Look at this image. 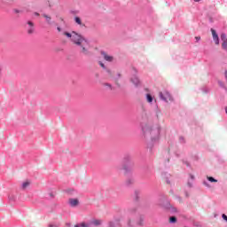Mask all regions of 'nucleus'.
<instances>
[{
  "mask_svg": "<svg viewBox=\"0 0 227 227\" xmlns=\"http://www.w3.org/2000/svg\"><path fill=\"white\" fill-rule=\"evenodd\" d=\"M103 86H106L107 88H109V90H113V85H111L110 83H103Z\"/></svg>",
  "mask_w": 227,
  "mask_h": 227,
  "instance_id": "f3484780",
  "label": "nucleus"
},
{
  "mask_svg": "<svg viewBox=\"0 0 227 227\" xmlns=\"http://www.w3.org/2000/svg\"><path fill=\"white\" fill-rule=\"evenodd\" d=\"M146 100L147 102H149V104H152V102H153V98L151 94H146Z\"/></svg>",
  "mask_w": 227,
  "mask_h": 227,
  "instance_id": "1a4fd4ad",
  "label": "nucleus"
},
{
  "mask_svg": "<svg viewBox=\"0 0 227 227\" xmlns=\"http://www.w3.org/2000/svg\"><path fill=\"white\" fill-rule=\"evenodd\" d=\"M165 182H166L167 184H170V182H169V180H168V178H165Z\"/></svg>",
  "mask_w": 227,
  "mask_h": 227,
  "instance_id": "bb28decb",
  "label": "nucleus"
},
{
  "mask_svg": "<svg viewBox=\"0 0 227 227\" xmlns=\"http://www.w3.org/2000/svg\"><path fill=\"white\" fill-rule=\"evenodd\" d=\"M57 29H58L59 33H61V27H58Z\"/></svg>",
  "mask_w": 227,
  "mask_h": 227,
  "instance_id": "a878e982",
  "label": "nucleus"
},
{
  "mask_svg": "<svg viewBox=\"0 0 227 227\" xmlns=\"http://www.w3.org/2000/svg\"><path fill=\"white\" fill-rule=\"evenodd\" d=\"M129 226H134V224L130 223V221L129 222Z\"/></svg>",
  "mask_w": 227,
  "mask_h": 227,
  "instance_id": "7c9ffc66",
  "label": "nucleus"
},
{
  "mask_svg": "<svg viewBox=\"0 0 227 227\" xmlns=\"http://www.w3.org/2000/svg\"><path fill=\"white\" fill-rule=\"evenodd\" d=\"M196 38V40H201V37H195Z\"/></svg>",
  "mask_w": 227,
  "mask_h": 227,
  "instance_id": "c85d7f7f",
  "label": "nucleus"
},
{
  "mask_svg": "<svg viewBox=\"0 0 227 227\" xmlns=\"http://www.w3.org/2000/svg\"><path fill=\"white\" fill-rule=\"evenodd\" d=\"M207 180H208L209 182H217V180L215 179V178L212 177V176H208V177H207Z\"/></svg>",
  "mask_w": 227,
  "mask_h": 227,
  "instance_id": "a211bd4d",
  "label": "nucleus"
},
{
  "mask_svg": "<svg viewBox=\"0 0 227 227\" xmlns=\"http://www.w3.org/2000/svg\"><path fill=\"white\" fill-rule=\"evenodd\" d=\"M158 205L160 207H164V202L162 200H159Z\"/></svg>",
  "mask_w": 227,
  "mask_h": 227,
  "instance_id": "6ab92c4d",
  "label": "nucleus"
},
{
  "mask_svg": "<svg viewBox=\"0 0 227 227\" xmlns=\"http://www.w3.org/2000/svg\"><path fill=\"white\" fill-rule=\"evenodd\" d=\"M144 136H150L152 141L159 139V129L152 128V126L145 124L142 127Z\"/></svg>",
  "mask_w": 227,
  "mask_h": 227,
  "instance_id": "f03ea898",
  "label": "nucleus"
},
{
  "mask_svg": "<svg viewBox=\"0 0 227 227\" xmlns=\"http://www.w3.org/2000/svg\"><path fill=\"white\" fill-rule=\"evenodd\" d=\"M211 33L215 45H219V35H217V32H215L214 28H211Z\"/></svg>",
  "mask_w": 227,
  "mask_h": 227,
  "instance_id": "20e7f679",
  "label": "nucleus"
},
{
  "mask_svg": "<svg viewBox=\"0 0 227 227\" xmlns=\"http://www.w3.org/2000/svg\"><path fill=\"white\" fill-rule=\"evenodd\" d=\"M168 223L174 224L175 223H176V218L175 216H170L168 219Z\"/></svg>",
  "mask_w": 227,
  "mask_h": 227,
  "instance_id": "f8f14e48",
  "label": "nucleus"
},
{
  "mask_svg": "<svg viewBox=\"0 0 227 227\" xmlns=\"http://www.w3.org/2000/svg\"><path fill=\"white\" fill-rule=\"evenodd\" d=\"M34 31H35V29L33 27L28 29V35H33Z\"/></svg>",
  "mask_w": 227,
  "mask_h": 227,
  "instance_id": "aec40b11",
  "label": "nucleus"
},
{
  "mask_svg": "<svg viewBox=\"0 0 227 227\" xmlns=\"http://www.w3.org/2000/svg\"><path fill=\"white\" fill-rule=\"evenodd\" d=\"M159 95L161 100H164L165 102H173V97H171V94L168 90H163L162 92H160Z\"/></svg>",
  "mask_w": 227,
  "mask_h": 227,
  "instance_id": "7ed1b4c3",
  "label": "nucleus"
},
{
  "mask_svg": "<svg viewBox=\"0 0 227 227\" xmlns=\"http://www.w3.org/2000/svg\"><path fill=\"white\" fill-rule=\"evenodd\" d=\"M69 205L71 207H77V205H79V200H77V199H69Z\"/></svg>",
  "mask_w": 227,
  "mask_h": 227,
  "instance_id": "6e6552de",
  "label": "nucleus"
},
{
  "mask_svg": "<svg viewBox=\"0 0 227 227\" xmlns=\"http://www.w3.org/2000/svg\"><path fill=\"white\" fill-rule=\"evenodd\" d=\"M124 171H130V168H127V166L123 167Z\"/></svg>",
  "mask_w": 227,
  "mask_h": 227,
  "instance_id": "5701e85b",
  "label": "nucleus"
},
{
  "mask_svg": "<svg viewBox=\"0 0 227 227\" xmlns=\"http://www.w3.org/2000/svg\"><path fill=\"white\" fill-rule=\"evenodd\" d=\"M221 40H222V48L224 51H227V37H226V34H222L221 35Z\"/></svg>",
  "mask_w": 227,
  "mask_h": 227,
  "instance_id": "39448f33",
  "label": "nucleus"
},
{
  "mask_svg": "<svg viewBox=\"0 0 227 227\" xmlns=\"http://www.w3.org/2000/svg\"><path fill=\"white\" fill-rule=\"evenodd\" d=\"M27 24H28V26H30V27H33V26H35V24H33L32 21H28Z\"/></svg>",
  "mask_w": 227,
  "mask_h": 227,
  "instance_id": "4be33fe9",
  "label": "nucleus"
},
{
  "mask_svg": "<svg viewBox=\"0 0 227 227\" xmlns=\"http://www.w3.org/2000/svg\"><path fill=\"white\" fill-rule=\"evenodd\" d=\"M101 56H103L104 59L109 63L114 59L113 56L106 54V51H101Z\"/></svg>",
  "mask_w": 227,
  "mask_h": 227,
  "instance_id": "423d86ee",
  "label": "nucleus"
},
{
  "mask_svg": "<svg viewBox=\"0 0 227 227\" xmlns=\"http://www.w3.org/2000/svg\"><path fill=\"white\" fill-rule=\"evenodd\" d=\"M131 82L135 85V86H139L141 84V82L139 81V78H137V76H133L131 78Z\"/></svg>",
  "mask_w": 227,
  "mask_h": 227,
  "instance_id": "0eeeda50",
  "label": "nucleus"
},
{
  "mask_svg": "<svg viewBox=\"0 0 227 227\" xmlns=\"http://www.w3.org/2000/svg\"><path fill=\"white\" fill-rule=\"evenodd\" d=\"M22 12L21 11H19L17 9L14 10V13H21Z\"/></svg>",
  "mask_w": 227,
  "mask_h": 227,
  "instance_id": "b1692460",
  "label": "nucleus"
},
{
  "mask_svg": "<svg viewBox=\"0 0 227 227\" xmlns=\"http://www.w3.org/2000/svg\"><path fill=\"white\" fill-rule=\"evenodd\" d=\"M43 17L46 20V22L48 24H51V16L47 15V14H43Z\"/></svg>",
  "mask_w": 227,
  "mask_h": 227,
  "instance_id": "9d476101",
  "label": "nucleus"
},
{
  "mask_svg": "<svg viewBox=\"0 0 227 227\" xmlns=\"http://www.w3.org/2000/svg\"><path fill=\"white\" fill-rule=\"evenodd\" d=\"M63 35L67 38H71L73 43L79 47L81 54L90 56V41H88V39L84 38V36L77 34L76 32H72V34L64 32Z\"/></svg>",
  "mask_w": 227,
  "mask_h": 227,
  "instance_id": "f257e3e1",
  "label": "nucleus"
},
{
  "mask_svg": "<svg viewBox=\"0 0 227 227\" xmlns=\"http://www.w3.org/2000/svg\"><path fill=\"white\" fill-rule=\"evenodd\" d=\"M127 185H130L131 184H134V179H128L126 181Z\"/></svg>",
  "mask_w": 227,
  "mask_h": 227,
  "instance_id": "dca6fc26",
  "label": "nucleus"
},
{
  "mask_svg": "<svg viewBox=\"0 0 227 227\" xmlns=\"http://www.w3.org/2000/svg\"><path fill=\"white\" fill-rule=\"evenodd\" d=\"M92 224H94L95 226H100V224H102V221H100V220H94L92 222Z\"/></svg>",
  "mask_w": 227,
  "mask_h": 227,
  "instance_id": "ddd939ff",
  "label": "nucleus"
},
{
  "mask_svg": "<svg viewBox=\"0 0 227 227\" xmlns=\"http://www.w3.org/2000/svg\"><path fill=\"white\" fill-rule=\"evenodd\" d=\"M74 227H90L86 223H81L78 224H75Z\"/></svg>",
  "mask_w": 227,
  "mask_h": 227,
  "instance_id": "4468645a",
  "label": "nucleus"
},
{
  "mask_svg": "<svg viewBox=\"0 0 227 227\" xmlns=\"http://www.w3.org/2000/svg\"><path fill=\"white\" fill-rule=\"evenodd\" d=\"M222 217H223V219L224 221H226V223H227V215H224V214H223V215H222Z\"/></svg>",
  "mask_w": 227,
  "mask_h": 227,
  "instance_id": "412c9836",
  "label": "nucleus"
},
{
  "mask_svg": "<svg viewBox=\"0 0 227 227\" xmlns=\"http://www.w3.org/2000/svg\"><path fill=\"white\" fill-rule=\"evenodd\" d=\"M99 65H100V67H102V68H106V66L104 65V63L99 62Z\"/></svg>",
  "mask_w": 227,
  "mask_h": 227,
  "instance_id": "393cba45",
  "label": "nucleus"
},
{
  "mask_svg": "<svg viewBox=\"0 0 227 227\" xmlns=\"http://www.w3.org/2000/svg\"><path fill=\"white\" fill-rule=\"evenodd\" d=\"M201 0H194L195 3H200Z\"/></svg>",
  "mask_w": 227,
  "mask_h": 227,
  "instance_id": "c756f323",
  "label": "nucleus"
},
{
  "mask_svg": "<svg viewBox=\"0 0 227 227\" xmlns=\"http://www.w3.org/2000/svg\"><path fill=\"white\" fill-rule=\"evenodd\" d=\"M173 210H174V212H177L176 208H175V207L173 208Z\"/></svg>",
  "mask_w": 227,
  "mask_h": 227,
  "instance_id": "2f4dec72",
  "label": "nucleus"
},
{
  "mask_svg": "<svg viewBox=\"0 0 227 227\" xmlns=\"http://www.w3.org/2000/svg\"><path fill=\"white\" fill-rule=\"evenodd\" d=\"M31 183L29 181H27L25 183L22 184V189H26V187H28V185L30 184Z\"/></svg>",
  "mask_w": 227,
  "mask_h": 227,
  "instance_id": "2eb2a0df",
  "label": "nucleus"
},
{
  "mask_svg": "<svg viewBox=\"0 0 227 227\" xmlns=\"http://www.w3.org/2000/svg\"><path fill=\"white\" fill-rule=\"evenodd\" d=\"M74 21H75L76 24H78L79 26H84V25H82V21L81 20V18H79V17H75V18H74Z\"/></svg>",
  "mask_w": 227,
  "mask_h": 227,
  "instance_id": "9b49d317",
  "label": "nucleus"
},
{
  "mask_svg": "<svg viewBox=\"0 0 227 227\" xmlns=\"http://www.w3.org/2000/svg\"><path fill=\"white\" fill-rule=\"evenodd\" d=\"M35 15H36L38 17L40 15V13L35 12Z\"/></svg>",
  "mask_w": 227,
  "mask_h": 227,
  "instance_id": "cd10ccee",
  "label": "nucleus"
}]
</instances>
